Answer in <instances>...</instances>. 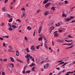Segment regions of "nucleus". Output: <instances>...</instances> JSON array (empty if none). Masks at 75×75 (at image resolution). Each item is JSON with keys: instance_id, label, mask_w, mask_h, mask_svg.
<instances>
[{"instance_id": "obj_1", "label": "nucleus", "mask_w": 75, "mask_h": 75, "mask_svg": "<svg viewBox=\"0 0 75 75\" xmlns=\"http://www.w3.org/2000/svg\"><path fill=\"white\" fill-rule=\"evenodd\" d=\"M30 55L27 54V55L25 56V58H26V59H28L27 60L28 62H29V61H30L29 57H30Z\"/></svg>"}, {"instance_id": "obj_2", "label": "nucleus", "mask_w": 75, "mask_h": 75, "mask_svg": "<svg viewBox=\"0 0 75 75\" xmlns=\"http://www.w3.org/2000/svg\"><path fill=\"white\" fill-rule=\"evenodd\" d=\"M50 64L48 63L46 64L44 66V68L45 69L46 68H48V66H49Z\"/></svg>"}, {"instance_id": "obj_3", "label": "nucleus", "mask_w": 75, "mask_h": 75, "mask_svg": "<svg viewBox=\"0 0 75 75\" xmlns=\"http://www.w3.org/2000/svg\"><path fill=\"white\" fill-rule=\"evenodd\" d=\"M51 3H49L46 4L45 5V7H46V8H48V6H50V5H51Z\"/></svg>"}, {"instance_id": "obj_4", "label": "nucleus", "mask_w": 75, "mask_h": 75, "mask_svg": "<svg viewBox=\"0 0 75 75\" xmlns=\"http://www.w3.org/2000/svg\"><path fill=\"white\" fill-rule=\"evenodd\" d=\"M42 30V27L41 26H40L39 27V30H38V33L40 34V33L41 32V30Z\"/></svg>"}, {"instance_id": "obj_5", "label": "nucleus", "mask_w": 75, "mask_h": 75, "mask_svg": "<svg viewBox=\"0 0 75 75\" xmlns=\"http://www.w3.org/2000/svg\"><path fill=\"white\" fill-rule=\"evenodd\" d=\"M49 13H50L48 11H46L44 15L45 16H47V15H48V14Z\"/></svg>"}, {"instance_id": "obj_6", "label": "nucleus", "mask_w": 75, "mask_h": 75, "mask_svg": "<svg viewBox=\"0 0 75 75\" xmlns=\"http://www.w3.org/2000/svg\"><path fill=\"white\" fill-rule=\"evenodd\" d=\"M29 58L30 59H31L34 62H35V61H34V58L32 57L31 56H29Z\"/></svg>"}, {"instance_id": "obj_7", "label": "nucleus", "mask_w": 75, "mask_h": 75, "mask_svg": "<svg viewBox=\"0 0 75 75\" xmlns=\"http://www.w3.org/2000/svg\"><path fill=\"white\" fill-rule=\"evenodd\" d=\"M54 28H55V27L54 26L50 27L49 29V30H52H52H54Z\"/></svg>"}, {"instance_id": "obj_8", "label": "nucleus", "mask_w": 75, "mask_h": 75, "mask_svg": "<svg viewBox=\"0 0 75 75\" xmlns=\"http://www.w3.org/2000/svg\"><path fill=\"white\" fill-rule=\"evenodd\" d=\"M12 27L14 29H16V28H17V27L15 25H13L12 26Z\"/></svg>"}, {"instance_id": "obj_9", "label": "nucleus", "mask_w": 75, "mask_h": 75, "mask_svg": "<svg viewBox=\"0 0 75 75\" xmlns=\"http://www.w3.org/2000/svg\"><path fill=\"white\" fill-rule=\"evenodd\" d=\"M16 55H17V56H19L20 53L18 52V50L16 51Z\"/></svg>"}, {"instance_id": "obj_10", "label": "nucleus", "mask_w": 75, "mask_h": 75, "mask_svg": "<svg viewBox=\"0 0 75 75\" xmlns=\"http://www.w3.org/2000/svg\"><path fill=\"white\" fill-rule=\"evenodd\" d=\"M10 57V59L11 61H12V62H14V58L11 57Z\"/></svg>"}, {"instance_id": "obj_11", "label": "nucleus", "mask_w": 75, "mask_h": 75, "mask_svg": "<svg viewBox=\"0 0 75 75\" xmlns=\"http://www.w3.org/2000/svg\"><path fill=\"white\" fill-rule=\"evenodd\" d=\"M2 10L3 11H6V7H3Z\"/></svg>"}, {"instance_id": "obj_12", "label": "nucleus", "mask_w": 75, "mask_h": 75, "mask_svg": "<svg viewBox=\"0 0 75 75\" xmlns=\"http://www.w3.org/2000/svg\"><path fill=\"white\" fill-rule=\"evenodd\" d=\"M67 14H65V13H63L62 14V17H67Z\"/></svg>"}, {"instance_id": "obj_13", "label": "nucleus", "mask_w": 75, "mask_h": 75, "mask_svg": "<svg viewBox=\"0 0 75 75\" xmlns=\"http://www.w3.org/2000/svg\"><path fill=\"white\" fill-rule=\"evenodd\" d=\"M34 48H35V47H34V45H33L31 47V50H34Z\"/></svg>"}, {"instance_id": "obj_14", "label": "nucleus", "mask_w": 75, "mask_h": 75, "mask_svg": "<svg viewBox=\"0 0 75 75\" xmlns=\"http://www.w3.org/2000/svg\"><path fill=\"white\" fill-rule=\"evenodd\" d=\"M48 1V0H45L43 2V3L44 4H46L47 3V1Z\"/></svg>"}, {"instance_id": "obj_15", "label": "nucleus", "mask_w": 75, "mask_h": 75, "mask_svg": "<svg viewBox=\"0 0 75 75\" xmlns=\"http://www.w3.org/2000/svg\"><path fill=\"white\" fill-rule=\"evenodd\" d=\"M59 25H60V23H58L56 24V26L57 27H58L59 26Z\"/></svg>"}, {"instance_id": "obj_16", "label": "nucleus", "mask_w": 75, "mask_h": 75, "mask_svg": "<svg viewBox=\"0 0 75 75\" xmlns=\"http://www.w3.org/2000/svg\"><path fill=\"white\" fill-rule=\"evenodd\" d=\"M38 40L39 41H42V38L40 37L38 38Z\"/></svg>"}, {"instance_id": "obj_17", "label": "nucleus", "mask_w": 75, "mask_h": 75, "mask_svg": "<svg viewBox=\"0 0 75 75\" xmlns=\"http://www.w3.org/2000/svg\"><path fill=\"white\" fill-rule=\"evenodd\" d=\"M16 60L17 61H18V62H20L21 63H22V62H23V61H21V60H20L18 59H17Z\"/></svg>"}, {"instance_id": "obj_18", "label": "nucleus", "mask_w": 75, "mask_h": 75, "mask_svg": "<svg viewBox=\"0 0 75 75\" xmlns=\"http://www.w3.org/2000/svg\"><path fill=\"white\" fill-rule=\"evenodd\" d=\"M35 65V63H32L31 64L29 65V66L30 67H33L34 65Z\"/></svg>"}, {"instance_id": "obj_19", "label": "nucleus", "mask_w": 75, "mask_h": 75, "mask_svg": "<svg viewBox=\"0 0 75 75\" xmlns=\"http://www.w3.org/2000/svg\"><path fill=\"white\" fill-rule=\"evenodd\" d=\"M27 28L28 30H31V28L29 26L27 27Z\"/></svg>"}, {"instance_id": "obj_20", "label": "nucleus", "mask_w": 75, "mask_h": 75, "mask_svg": "<svg viewBox=\"0 0 75 75\" xmlns=\"http://www.w3.org/2000/svg\"><path fill=\"white\" fill-rule=\"evenodd\" d=\"M8 30H9V31H12V30H13V28H12L11 27H10L8 28Z\"/></svg>"}, {"instance_id": "obj_21", "label": "nucleus", "mask_w": 75, "mask_h": 75, "mask_svg": "<svg viewBox=\"0 0 75 75\" xmlns=\"http://www.w3.org/2000/svg\"><path fill=\"white\" fill-rule=\"evenodd\" d=\"M30 72H31V71L30 70H28L25 72L26 74H29V73H30Z\"/></svg>"}, {"instance_id": "obj_22", "label": "nucleus", "mask_w": 75, "mask_h": 75, "mask_svg": "<svg viewBox=\"0 0 75 75\" xmlns=\"http://www.w3.org/2000/svg\"><path fill=\"white\" fill-rule=\"evenodd\" d=\"M68 62H65L64 63V64L62 65V67H64V65H66V64H68Z\"/></svg>"}, {"instance_id": "obj_23", "label": "nucleus", "mask_w": 75, "mask_h": 75, "mask_svg": "<svg viewBox=\"0 0 75 75\" xmlns=\"http://www.w3.org/2000/svg\"><path fill=\"white\" fill-rule=\"evenodd\" d=\"M7 16L8 18H11V17H12V16L9 14H8Z\"/></svg>"}, {"instance_id": "obj_24", "label": "nucleus", "mask_w": 75, "mask_h": 75, "mask_svg": "<svg viewBox=\"0 0 75 75\" xmlns=\"http://www.w3.org/2000/svg\"><path fill=\"white\" fill-rule=\"evenodd\" d=\"M29 49H28V48L27 47L26 48V51L28 52H30V51H29Z\"/></svg>"}, {"instance_id": "obj_25", "label": "nucleus", "mask_w": 75, "mask_h": 75, "mask_svg": "<svg viewBox=\"0 0 75 75\" xmlns=\"http://www.w3.org/2000/svg\"><path fill=\"white\" fill-rule=\"evenodd\" d=\"M69 74H71V71H69L67 73V74H65V75H69Z\"/></svg>"}, {"instance_id": "obj_26", "label": "nucleus", "mask_w": 75, "mask_h": 75, "mask_svg": "<svg viewBox=\"0 0 75 75\" xmlns=\"http://www.w3.org/2000/svg\"><path fill=\"white\" fill-rule=\"evenodd\" d=\"M58 35L57 33H55L54 35L55 37H57V36H58Z\"/></svg>"}, {"instance_id": "obj_27", "label": "nucleus", "mask_w": 75, "mask_h": 75, "mask_svg": "<svg viewBox=\"0 0 75 75\" xmlns=\"http://www.w3.org/2000/svg\"><path fill=\"white\" fill-rule=\"evenodd\" d=\"M25 15V13H23V15H21V18H23V17Z\"/></svg>"}, {"instance_id": "obj_28", "label": "nucleus", "mask_w": 75, "mask_h": 75, "mask_svg": "<svg viewBox=\"0 0 75 75\" xmlns=\"http://www.w3.org/2000/svg\"><path fill=\"white\" fill-rule=\"evenodd\" d=\"M12 22V18H11L9 20V23H10Z\"/></svg>"}, {"instance_id": "obj_29", "label": "nucleus", "mask_w": 75, "mask_h": 75, "mask_svg": "<svg viewBox=\"0 0 75 75\" xmlns=\"http://www.w3.org/2000/svg\"><path fill=\"white\" fill-rule=\"evenodd\" d=\"M72 47H73V46L72 45L70 47H69L66 48V49H69V48H71Z\"/></svg>"}, {"instance_id": "obj_30", "label": "nucleus", "mask_w": 75, "mask_h": 75, "mask_svg": "<svg viewBox=\"0 0 75 75\" xmlns=\"http://www.w3.org/2000/svg\"><path fill=\"white\" fill-rule=\"evenodd\" d=\"M8 47H9V48H10V49H13V47H11V45L8 46Z\"/></svg>"}, {"instance_id": "obj_31", "label": "nucleus", "mask_w": 75, "mask_h": 75, "mask_svg": "<svg viewBox=\"0 0 75 75\" xmlns=\"http://www.w3.org/2000/svg\"><path fill=\"white\" fill-rule=\"evenodd\" d=\"M11 51H12V50H11V49H8V52H11Z\"/></svg>"}, {"instance_id": "obj_32", "label": "nucleus", "mask_w": 75, "mask_h": 75, "mask_svg": "<svg viewBox=\"0 0 75 75\" xmlns=\"http://www.w3.org/2000/svg\"><path fill=\"white\" fill-rule=\"evenodd\" d=\"M52 10H55V7L53 6L51 8Z\"/></svg>"}, {"instance_id": "obj_33", "label": "nucleus", "mask_w": 75, "mask_h": 75, "mask_svg": "<svg viewBox=\"0 0 75 75\" xmlns=\"http://www.w3.org/2000/svg\"><path fill=\"white\" fill-rule=\"evenodd\" d=\"M69 20H71L70 18H67L66 20V21H69Z\"/></svg>"}, {"instance_id": "obj_34", "label": "nucleus", "mask_w": 75, "mask_h": 75, "mask_svg": "<svg viewBox=\"0 0 75 75\" xmlns=\"http://www.w3.org/2000/svg\"><path fill=\"white\" fill-rule=\"evenodd\" d=\"M34 67H33L32 68V71H35V70H34Z\"/></svg>"}, {"instance_id": "obj_35", "label": "nucleus", "mask_w": 75, "mask_h": 75, "mask_svg": "<svg viewBox=\"0 0 75 75\" xmlns=\"http://www.w3.org/2000/svg\"><path fill=\"white\" fill-rule=\"evenodd\" d=\"M21 10H23V11H25V9L24 8H22L21 9Z\"/></svg>"}, {"instance_id": "obj_36", "label": "nucleus", "mask_w": 75, "mask_h": 75, "mask_svg": "<svg viewBox=\"0 0 75 75\" xmlns=\"http://www.w3.org/2000/svg\"><path fill=\"white\" fill-rule=\"evenodd\" d=\"M64 64V62H61L59 64L61 65V64Z\"/></svg>"}, {"instance_id": "obj_37", "label": "nucleus", "mask_w": 75, "mask_h": 75, "mask_svg": "<svg viewBox=\"0 0 75 75\" xmlns=\"http://www.w3.org/2000/svg\"><path fill=\"white\" fill-rule=\"evenodd\" d=\"M40 45H39L37 46V50H38V49H39V48H40Z\"/></svg>"}, {"instance_id": "obj_38", "label": "nucleus", "mask_w": 75, "mask_h": 75, "mask_svg": "<svg viewBox=\"0 0 75 75\" xmlns=\"http://www.w3.org/2000/svg\"><path fill=\"white\" fill-rule=\"evenodd\" d=\"M7 59H4L3 60V61H4V62H6V61H7Z\"/></svg>"}, {"instance_id": "obj_39", "label": "nucleus", "mask_w": 75, "mask_h": 75, "mask_svg": "<svg viewBox=\"0 0 75 75\" xmlns=\"http://www.w3.org/2000/svg\"><path fill=\"white\" fill-rule=\"evenodd\" d=\"M72 45V43H69L66 44V45Z\"/></svg>"}, {"instance_id": "obj_40", "label": "nucleus", "mask_w": 75, "mask_h": 75, "mask_svg": "<svg viewBox=\"0 0 75 75\" xmlns=\"http://www.w3.org/2000/svg\"><path fill=\"white\" fill-rule=\"evenodd\" d=\"M68 1H65V4H67V3H68Z\"/></svg>"}, {"instance_id": "obj_41", "label": "nucleus", "mask_w": 75, "mask_h": 75, "mask_svg": "<svg viewBox=\"0 0 75 75\" xmlns=\"http://www.w3.org/2000/svg\"><path fill=\"white\" fill-rule=\"evenodd\" d=\"M72 18H74V17H72V16H70V20Z\"/></svg>"}, {"instance_id": "obj_42", "label": "nucleus", "mask_w": 75, "mask_h": 75, "mask_svg": "<svg viewBox=\"0 0 75 75\" xmlns=\"http://www.w3.org/2000/svg\"><path fill=\"white\" fill-rule=\"evenodd\" d=\"M69 38H73V37L71 36L70 35H69L68 36Z\"/></svg>"}, {"instance_id": "obj_43", "label": "nucleus", "mask_w": 75, "mask_h": 75, "mask_svg": "<svg viewBox=\"0 0 75 75\" xmlns=\"http://www.w3.org/2000/svg\"><path fill=\"white\" fill-rule=\"evenodd\" d=\"M3 46H5L6 45V43H5V42H4L3 43Z\"/></svg>"}, {"instance_id": "obj_44", "label": "nucleus", "mask_w": 75, "mask_h": 75, "mask_svg": "<svg viewBox=\"0 0 75 75\" xmlns=\"http://www.w3.org/2000/svg\"><path fill=\"white\" fill-rule=\"evenodd\" d=\"M8 25L10 26V27H11V24L8 23Z\"/></svg>"}, {"instance_id": "obj_45", "label": "nucleus", "mask_w": 75, "mask_h": 75, "mask_svg": "<svg viewBox=\"0 0 75 75\" xmlns=\"http://www.w3.org/2000/svg\"><path fill=\"white\" fill-rule=\"evenodd\" d=\"M11 64L12 66V67L13 68V67H14V64H13V63H11Z\"/></svg>"}, {"instance_id": "obj_46", "label": "nucleus", "mask_w": 75, "mask_h": 75, "mask_svg": "<svg viewBox=\"0 0 75 75\" xmlns=\"http://www.w3.org/2000/svg\"><path fill=\"white\" fill-rule=\"evenodd\" d=\"M2 75H5V73H4V72L2 71Z\"/></svg>"}, {"instance_id": "obj_47", "label": "nucleus", "mask_w": 75, "mask_h": 75, "mask_svg": "<svg viewBox=\"0 0 75 75\" xmlns=\"http://www.w3.org/2000/svg\"><path fill=\"white\" fill-rule=\"evenodd\" d=\"M25 69L23 70V73L24 74H25Z\"/></svg>"}, {"instance_id": "obj_48", "label": "nucleus", "mask_w": 75, "mask_h": 75, "mask_svg": "<svg viewBox=\"0 0 75 75\" xmlns=\"http://www.w3.org/2000/svg\"><path fill=\"white\" fill-rule=\"evenodd\" d=\"M24 39L25 40H27V37H26V36H25Z\"/></svg>"}, {"instance_id": "obj_49", "label": "nucleus", "mask_w": 75, "mask_h": 75, "mask_svg": "<svg viewBox=\"0 0 75 75\" xmlns=\"http://www.w3.org/2000/svg\"><path fill=\"white\" fill-rule=\"evenodd\" d=\"M52 45L54 47V42L53 41L52 42Z\"/></svg>"}, {"instance_id": "obj_50", "label": "nucleus", "mask_w": 75, "mask_h": 75, "mask_svg": "<svg viewBox=\"0 0 75 75\" xmlns=\"http://www.w3.org/2000/svg\"><path fill=\"white\" fill-rule=\"evenodd\" d=\"M8 1V0H5L4 2L5 3H6Z\"/></svg>"}, {"instance_id": "obj_51", "label": "nucleus", "mask_w": 75, "mask_h": 75, "mask_svg": "<svg viewBox=\"0 0 75 75\" xmlns=\"http://www.w3.org/2000/svg\"><path fill=\"white\" fill-rule=\"evenodd\" d=\"M0 40H3V38L0 37Z\"/></svg>"}, {"instance_id": "obj_52", "label": "nucleus", "mask_w": 75, "mask_h": 75, "mask_svg": "<svg viewBox=\"0 0 75 75\" xmlns=\"http://www.w3.org/2000/svg\"><path fill=\"white\" fill-rule=\"evenodd\" d=\"M59 32L60 33H61V32H62V30H59Z\"/></svg>"}, {"instance_id": "obj_53", "label": "nucleus", "mask_w": 75, "mask_h": 75, "mask_svg": "<svg viewBox=\"0 0 75 75\" xmlns=\"http://www.w3.org/2000/svg\"><path fill=\"white\" fill-rule=\"evenodd\" d=\"M9 7H10V8H11V9H12V8H13V7H12L11 6H9Z\"/></svg>"}, {"instance_id": "obj_54", "label": "nucleus", "mask_w": 75, "mask_h": 75, "mask_svg": "<svg viewBox=\"0 0 75 75\" xmlns=\"http://www.w3.org/2000/svg\"><path fill=\"white\" fill-rule=\"evenodd\" d=\"M29 4V3H28L27 4H26V6H27V7H28L29 6H28Z\"/></svg>"}, {"instance_id": "obj_55", "label": "nucleus", "mask_w": 75, "mask_h": 75, "mask_svg": "<svg viewBox=\"0 0 75 75\" xmlns=\"http://www.w3.org/2000/svg\"><path fill=\"white\" fill-rule=\"evenodd\" d=\"M63 61V60H60L58 62V63H59L60 62H62Z\"/></svg>"}, {"instance_id": "obj_56", "label": "nucleus", "mask_w": 75, "mask_h": 75, "mask_svg": "<svg viewBox=\"0 0 75 75\" xmlns=\"http://www.w3.org/2000/svg\"><path fill=\"white\" fill-rule=\"evenodd\" d=\"M40 9L38 10L37 11V13H39V12H40Z\"/></svg>"}, {"instance_id": "obj_57", "label": "nucleus", "mask_w": 75, "mask_h": 75, "mask_svg": "<svg viewBox=\"0 0 75 75\" xmlns=\"http://www.w3.org/2000/svg\"><path fill=\"white\" fill-rule=\"evenodd\" d=\"M2 26H4V24L3 23H2Z\"/></svg>"}, {"instance_id": "obj_58", "label": "nucleus", "mask_w": 75, "mask_h": 75, "mask_svg": "<svg viewBox=\"0 0 75 75\" xmlns=\"http://www.w3.org/2000/svg\"><path fill=\"white\" fill-rule=\"evenodd\" d=\"M16 20L17 21H19V22H20V21H21L18 19H17Z\"/></svg>"}, {"instance_id": "obj_59", "label": "nucleus", "mask_w": 75, "mask_h": 75, "mask_svg": "<svg viewBox=\"0 0 75 75\" xmlns=\"http://www.w3.org/2000/svg\"><path fill=\"white\" fill-rule=\"evenodd\" d=\"M59 42H64V41H63V40H60L59 41Z\"/></svg>"}, {"instance_id": "obj_60", "label": "nucleus", "mask_w": 75, "mask_h": 75, "mask_svg": "<svg viewBox=\"0 0 75 75\" xmlns=\"http://www.w3.org/2000/svg\"><path fill=\"white\" fill-rule=\"evenodd\" d=\"M45 48H47V49H48V47L47 46L45 45Z\"/></svg>"}, {"instance_id": "obj_61", "label": "nucleus", "mask_w": 75, "mask_h": 75, "mask_svg": "<svg viewBox=\"0 0 75 75\" xmlns=\"http://www.w3.org/2000/svg\"><path fill=\"white\" fill-rule=\"evenodd\" d=\"M59 50V49H58L57 50V52H59V50Z\"/></svg>"}, {"instance_id": "obj_62", "label": "nucleus", "mask_w": 75, "mask_h": 75, "mask_svg": "<svg viewBox=\"0 0 75 75\" xmlns=\"http://www.w3.org/2000/svg\"><path fill=\"white\" fill-rule=\"evenodd\" d=\"M5 37H6V38H8V36H5Z\"/></svg>"}, {"instance_id": "obj_63", "label": "nucleus", "mask_w": 75, "mask_h": 75, "mask_svg": "<svg viewBox=\"0 0 75 75\" xmlns=\"http://www.w3.org/2000/svg\"><path fill=\"white\" fill-rule=\"evenodd\" d=\"M49 75H52V73H50L49 74Z\"/></svg>"}, {"instance_id": "obj_64", "label": "nucleus", "mask_w": 75, "mask_h": 75, "mask_svg": "<svg viewBox=\"0 0 75 75\" xmlns=\"http://www.w3.org/2000/svg\"><path fill=\"white\" fill-rule=\"evenodd\" d=\"M71 23H75V20L72 21L71 22Z\"/></svg>"}]
</instances>
